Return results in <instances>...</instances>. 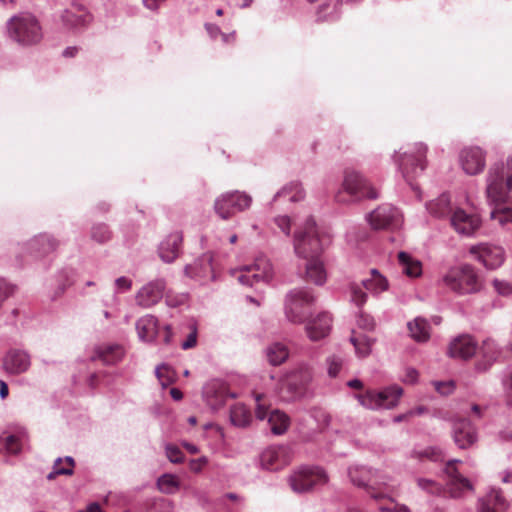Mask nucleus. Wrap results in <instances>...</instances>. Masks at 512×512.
<instances>
[{
  "label": "nucleus",
  "instance_id": "nucleus-1",
  "mask_svg": "<svg viewBox=\"0 0 512 512\" xmlns=\"http://www.w3.org/2000/svg\"><path fill=\"white\" fill-rule=\"evenodd\" d=\"M329 243V236L319 231L313 218H308L303 230L295 234V253L307 261L306 279L317 285H322L326 281V270L321 254Z\"/></svg>",
  "mask_w": 512,
  "mask_h": 512
},
{
  "label": "nucleus",
  "instance_id": "nucleus-2",
  "mask_svg": "<svg viewBox=\"0 0 512 512\" xmlns=\"http://www.w3.org/2000/svg\"><path fill=\"white\" fill-rule=\"evenodd\" d=\"M512 191V157L503 163L494 164L487 175L486 195L492 203H506Z\"/></svg>",
  "mask_w": 512,
  "mask_h": 512
},
{
  "label": "nucleus",
  "instance_id": "nucleus-3",
  "mask_svg": "<svg viewBox=\"0 0 512 512\" xmlns=\"http://www.w3.org/2000/svg\"><path fill=\"white\" fill-rule=\"evenodd\" d=\"M8 31L10 37L22 46H34L43 39L39 20L28 13L12 17L8 24Z\"/></svg>",
  "mask_w": 512,
  "mask_h": 512
},
{
  "label": "nucleus",
  "instance_id": "nucleus-4",
  "mask_svg": "<svg viewBox=\"0 0 512 512\" xmlns=\"http://www.w3.org/2000/svg\"><path fill=\"white\" fill-rule=\"evenodd\" d=\"M444 285L458 294H471L481 290L482 283L470 265L450 268L443 276Z\"/></svg>",
  "mask_w": 512,
  "mask_h": 512
},
{
  "label": "nucleus",
  "instance_id": "nucleus-5",
  "mask_svg": "<svg viewBox=\"0 0 512 512\" xmlns=\"http://www.w3.org/2000/svg\"><path fill=\"white\" fill-rule=\"evenodd\" d=\"M378 193L370 183L358 172L346 170L343 180V190L339 191L335 199L339 203L350 200L376 199Z\"/></svg>",
  "mask_w": 512,
  "mask_h": 512
},
{
  "label": "nucleus",
  "instance_id": "nucleus-6",
  "mask_svg": "<svg viewBox=\"0 0 512 512\" xmlns=\"http://www.w3.org/2000/svg\"><path fill=\"white\" fill-rule=\"evenodd\" d=\"M349 288L351 301L357 306H362L368 299V295L363 288L372 295L377 296L388 290L389 282L377 269H371L368 276L360 284L353 282Z\"/></svg>",
  "mask_w": 512,
  "mask_h": 512
},
{
  "label": "nucleus",
  "instance_id": "nucleus-7",
  "mask_svg": "<svg viewBox=\"0 0 512 512\" xmlns=\"http://www.w3.org/2000/svg\"><path fill=\"white\" fill-rule=\"evenodd\" d=\"M252 198L240 191L223 193L214 202L215 213L223 220L232 218L237 212H242L251 206Z\"/></svg>",
  "mask_w": 512,
  "mask_h": 512
},
{
  "label": "nucleus",
  "instance_id": "nucleus-8",
  "mask_svg": "<svg viewBox=\"0 0 512 512\" xmlns=\"http://www.w3.org/2000/svg\"><path fill=\"white\" fill-rule=\"evenodd\" d=\"M402 394L403 389L398 385H393L380 392L367 391L365 394H358L356 398L367 409H391L398 404Z\"/></svg>",
  "mask_w": 512,
  "mask_h": 512
},
{
  "label": "nucleus",
  "instance_id": "nucleus-9",
  "mask_svg": "<svg viewBox=\"0 0 512 512\" xmlns=\"http://www.w3.org/2000/svg\"><path fill=\"white\" fill-rule=\"evenodd\" d=\"M326 472L319 467H301L288 478L291 489L296 493H305L327 482Z\"/></svg>",
  "mask_w": 512,
  "mask_h": 512
},
{
  "label": "nucleus",
  "instance_id": "nucleus-10",
  "mask_svg": "<svg viewBox=\"0 0 512 512\" xmlns=\"http://www.w3.org/2000/svg\"><path fill=\"white\" fill-rule=\"evenodd\" d=\"M273 277L272 264L266 257L257 258L255 263L245 266L238 275V281L244 285L253 286L258 282H268Z\"/></svg>",
  "mask_w": 512,
  "mask_h": 512
},
{
  "label": "nucleus",
  "instance_id": "nucleus-11",
  "mask_svg": "<svg viewBox=\"0 0 512 512\" xmlns=\"http://www.w3.org/2000/svg\"><path fill=\"white\" fill-rule=\"evenodd\" d=\"M264 396L262 394H257L255 396L256 401V417L259 420H263L268 416V423L270 425V429L275 435L284 434L290 425V418L288 415L280 410H273L268 413V408L263 404Z\"/></svg>",
  "mask_w": 512,
  "mask_h": 512
},
{
  "label": "nucleus",
  "instance_id": "nucleus-12",
  "mask_svg": "<svg viewBox=\"0 0 512 512\" xmlns=\"http://www.w3.org/2000/svg\"><path fill=\"white\" fill-rule=\"evenodd\" d=\"M426 152L427 146L419 143L415 146L413 152L404 153L400 157L399 167L407 181L417 175L418 171L422 172L425 169Z\"/></svg>",
  "mask_w": 512,
  "mask_h": 512
},
{
  "label": "nucleus",
  "instance_id": "nucleus-13",
  "mask_svg": "<svg viewBox=\"0 0 512 512\" xmlns=\"http://www.w3.org/2000/svg\"><path fill=\"white\" fill-rule=\"evenodd\" d=\"M313 296L305 290H292L285 299V313L288 318H301L313 304Z\"/></svg>",
  "mask_w": 512,
  "mask_h": 512
},
{
  "label": "nucleus",
  "instance_id": "nucleus-14",
  "mask_svg": "<svg viewBox=\"0 0 512 512\" xmlns=\"http://www.w3.org/2000/svg\"><path fill=\"white\" fill-rule=\"evenodd\" d=\"M351 482L362 488L374 489V486H387L390 478L364 466H352L348 470Z\"/></svg>",
  "mask_w": 512,
  "mask_h": 512
},
{
  "label": "nucleus",
  "instance_id": "nucleus-15",
  "mask_svg": "<svg viewBox=\"0 0 512 512\" xmlns=\"http://www.w3.org/2000/svg\"><path fill=\"white\" fill-rule=\"evenodd\" d=\"M292 460V450L288 446H270L260 455V464L267 470H279Z\"/></svg>",
  "mask_w": 512,
  "mask_h": 512
},
{
  "label": "nucleus",
  "instance_id": "nucleus-16",
  "mask_svg": "<svg viewBox=\"0 0 512 512\" xmlns=\"http://www.w3.org/2000/svg\"><path fill=\"white\" fill-rule=\"evenodd\" d=\"M458 463L461 461L453 459L448 461L445 467V473L449 478L448 490L453 498H460L467 491H473L471 482L458 471Z\"/></svg>",
  "mask_w": 512,
  "mask_h": 512
},
{
  "label": "nucleus",
  "instance_id": "nucleus-17",
  "mask_svg": "<svg viewBox=\"0 0 512 512\" xmlns=\"http://www.w3.org/2000/svg\"><path fill=\"white\" fill-rule=\"evenodd\" d=\"M136 329L139 338L144 342L162 341L165 344L170 342V326L164 322H137Z\"/></svg>",
  "mask_w": 512,
  "mask_h": 512
},
{
  "label": "nucleus",
  "instance_id": "nucleus-18",
  "mask_svg": "<svg viewBox=\"0 0 512 512\" xmlns=\"http://www.w3.org/2000/svg\"><path fill=\"white\" fill-rule=\"evenodd\" d=\"M459 160L462 169L468 175L481 173L486 165L484 151L476 146L464 148L460 153Z\"/></svg>",
  "mask_w": 512,
  "mask_h": 512
},
{
  "label": "nucleus",
  "instance_id": "nucleus-19",
  "mask_svg": "<svg viewBox=\"0 0 512 512\" xmlns=\"http://www.w3.org/2000/svg\"><path fill=\"white\" fill-rule=\"evenodd\" d=\"M470 252L488 269H496L504 261V251L499 246L480 244L473 246Z\"/></svg>",
  "mask_w": 512,
  "mask_h": 512
},
{
  "label": "nucleus",
  "instance_id": "nucleus-20",
  "mask_svg": "<svg viewBox=\"0 0 512 512\" xmlns=\"http://www.w3.org/2000/svg\"><path fill=\"white\" fill-rule=\"evenodd\" d=\"M31 365L30 355L20 349H11L3 357L2 367L11 375L26 372Z\"/></svg>",
  "mask_w": 512,
  "mask_h": 512
},
{
  "label": "nucleus",
  "instance_id": "nucleus-21",
  "mask_svg": "<svg viewBox=\"0 0 512 512\" xmlns=\"http://www.w3.org/2000/svg\"><path fill=\"white\" fill-rule=\"evenodd\" d=\"M165 283L156 280L144 285L136 294V304L143 308H149L158 303L163 297Z\"/></svg>",
  "mask_w": 512,
  "mask_h": 512
},
{
  "label": "nucleus",
  "instance_id": "nucleus-22",
  "mask_svg": "<svg viewBox=\"0 0 512 512\" xmlns=\"http://www.w3.org/2000/svg\"><path fill=\"white\" fill-rule=\"evenodd\" d=\"M369 222L374 229H386L398 225L399 212L391 205H382L369 215Z\"/></svg>",
  "mask_w": 512,
  "mask_h": 512
},
{
  "label": "nucleus",
  "instance_id": "nucleus-23",
  "mask_svg": "<svg viewBox=\"0 0 512 512\" xmlns=\"http://www.w3.org/2000/svg\"><path fill=\"white\" fill-rule=\"evenodd\" d=\"M453 439L460 449H467L477 440L476 429L469 420L460 419L453 425Z\"/></svg>",
  "mask_w": 512,
  "mask_h": 512
},
{
  "label": "nucleus",
  "instance_id": "nucleus-24",
  "mask_svg": "<svg viewBox=\"0 0 512 512\" xmlns=\"http://www.w3.org/2000/svg\"><path fill=\"white\" fill-rule=\"evenodd\" d=\"M477 342L470 335H460L449 345L448 354L452 358L470 359L475 355Z\"/></svg>",
  "mask_w": 512,
  "mask_h": 512
},
{
  "label": "nucleus",
  "instance_id": "nucleus-25",
  "mask_svg": "<svg viewBox=\"0 0 512 512\" xmlns=\"http://www.w3.org/2000/svg\"><path fill=\"white\" fill-rule=\"evenodd\" d=\"M61 21L68 28H76L86 25L90 21V15L83 5L72 3L62 12Z\"/></svg>",
  "mask_w": 512,
  "mask_h": 512
},
{
  "label": "nucleus",
  "instance_id": "nucleus-26",
  "mask_svg": "<svg viewBox=\"0 0 512 512\" xmlns=\"http://www.w3.org/2000/svg\"><path fill=\"white\" fill-rule=\"evenodd\" d=\"M125 354V350L118 344H103L95 348L94 355L91 360H100L106 365L116 364L121 361Z\"/></svg>",
  "mask_w": 512,
  "mask_h": 512
},
{
  "label": "nucleus",
  "instance_id": "nucleus-27",
  "mask_svg": "<svg viewBox=\"0 0 512 512\" xmlns=\"http://www.w3.org/2000/svg\"><path fill=\"white\" fill-rule=\"evenodd\" d=\"M183 240L181 232H174L168 235L159 246V256L167 263L173 262L180 253V246Z\"/></svg>",
  "mask_w": 512,
  "mask_h": 512
},
{
  "label": "nucleus",
  "instance_id": "nucleus-28",
  "mask_svg": "<svg viewBox=\"0 0 512 512\" xmlns=\"http://www.w3.org/2000/svg\"><path fill=\"white\" fill-rule=\"evenodd\" d=\"M451 224L456 231L469 235L480 225V220L475 215H469L462 209H457L451 216Z\"/></svg>",
  "mask_w": 512,
  "mask_h": 512
},
{
  "label": "nucleus",
  "instance_id": "nucleus-29",
  "mask_svg": "<svg viewBox=\"0 0 512 512\" xmlns=\"http://www.w3.org/2000/svg\"><path fill=\"white\" fill-rule=\"evenodd\" d=\"M28 437L25 430L19 431L17 434L0 436V450H4L8 454H18L27 442Z\"/></svg>",
  "mask_w": 512,
  "mask_h": 512
},
{
  "label": "nucleus",
  "instance_id": "nucleus-30",
  "mask_svg": "<svg viewBox=\"0 0 512 512\" xmlns=\"http://www.w3.org/2000/svg\"><path fill=\"white\" fill-rule=\"evenodd\" d=\"M185 273L190 277H197L201 280L206 278L213 279L214 271L211 264V257L205 255L194 265L186 266Z\"/></svg>",
  "mask_w": 512,
  "mask_h": 512
},
{
  "label": "nucleus",
  "instance_id": "nucleus-31",
  "mask_svg": "<svg viewBox=\"0 0 512 512\" xmlns=\"http://www.w3.org/2000/svg\"><path fill=\"white\" fill-rule=\"evenodd\" d=\"M508 503L500 490L492 489L487 495L486 500L481 502L479 512H504Z\"/></svg>",
  "mask_w": 512,
  "mask_h": 512
},
{
  "label": "nucleus",
  "instance_id": "nucleus-32",
  "mask_svg": "<svg viewBox=\"0 0 512 512\" xmlns=\"http://www.w3.org/2000/svg\"><path fill=\"white\" fill-rule=\"evenodd\" d=\"M251 420L252 415L244 404L238 403L231 407L230 422L232 425L245 428L251 423Z\"/></svg>",
  "mask_w": 512,
  "mask_h": 512
},
{
  "label": "nucleus",
  "instance_id": "nucleus-33",
  "mask_svg": "<svg viewBox=\"0 0 512 512\" xmlns=\"http://www.w3.org/2000/svg\"><path fill=\"white\" fill-rule=\"evenodd\" d=\"M399 264L403 273L409 277H418L422 273V264L419 260L413 258L406 252L398 254Z\"/></svg>",
  "mask_w": 512,
  "mask_h": 512
},
{
  "label": "nucleus",
  "instance_id": "nucleus-34",
  "mask_svg": "<svg viewBox=\"0 0 512 512\" xmlns=\"http://www.w3.org/2000/svg\"><path fill=\"white\" fill-rule=\"evenodd\" d=\"M427 210L435 217L441 218L451 212L450 198L447 194H442L439 198L427 204Z\"/></svg>",
  "mask_w": 512,
  "mask_h": 512
},
{
  "label": "nucleus",
  "instance_id": "nucleus-35",
  "mask_svg": "<svg viewBox=\"0 0 512 512\" xmlns=\"http://www.w3.org/2000/svg\"><path fill=\"white\" fill-rule=\"evenodd\" d=\"M157 486L162 493L175 494L180 489V481L174 474H163L157 480Z\"/></svg>",
  "mask_w": 512,
  "mask_h": 512
},
{
  "label": "nucleus",
  "instance_id": "nucleus-36",
  "mask_svg": "<svg viewBox=\"0 0 512 512\" xmlns=\"http://www.w3.org/2000/svg\"><path fill=\"white\" fill-rule=\"evenodd\" d=\"M410 336L418 342H425L430 338L428 322H407Z\"/></svg>",
  "mask_w": 512,
  "mask_h": 512
},
{
  "label": "nucleus",
  "instance_id": "nucleus-37",
  "mask_svg": "<svg viewBox=\"0 0 512 512\" xmlns=\"http://www.w3.org/2000/svg\"><path fill=\"white\" fill-rule=\"evenodd\" d=\"M305 330L310 340L318 341L329 334L330 326L326 322H307Z\"/></svg>",
  "mask_w": 512,
  "mask_h": 512
},
{
  "label": "nucleus",
  "instance_id": "nucleus-38",
  "mask_svg": "<svg viewBox=\"0 0 512 512\" xmlns=\"http://www.w3.org/2000/svg\"><path fill=\"white\" fill-rule=\"evenodd\" d=\"M74 460L72 457H65L64 461L61 458L55 460L53 470L47 475L49 480L54 479L56 475H71L73 473Z\"/></svg>",
  "mask_w": 512,
  "mask_h": 512
},
{
  "label": "nucleus",
  "instance_id": "nucleus-39",
  "mask_svg": "<svg viewBox=\"0 0 512 512\" xmlns=\"http://www.w3.org/2000/svg\"><path fill=\"white\" fill-rule=\"evenodd\" d=\"M484 347L487 351L484 352V358L482 360H479L475 368L478 372H485L487 371L493 362L495 361L498 352L494 350V344L491 341H485Z\"/></svg>",
  "mask_w": 512,
  "mask_h": 512
},
{
  "label": "nucleus",
  "instance_id": "nucleus-40",
  "mask_svg": "<svg viewBox=\"0 0 512 512\" xmlns=\"http://www.w3.org/2000/svg\"><path fill=\"white\" fill-rule=\"evenodd\" d=\"M267 358L272 365H280L288 358L286 346L275 343L267 349Z\"/></svg>",
  "mask_w": 512,
  "mask_h": 512
},
{
  "label": "nucleus",
  "instance_id": "nucleus-41",
  "mask_svg": "<svg viewBox=\"0 0 512 512\" xmlns=\"http://www.w3.org/2000/svg\"><path fill=\"white\" fill-rule=\"evenodd\" d=\"M312 378V373L307 365L301 366L298 370L292 372L289 376V384L303 387Z\"/></svg>",
  "mask_w": 512,
  "mask_h": 512
},
{
  "label": "nucleus",
  "instance_id": "nucleus-42",
  "mask_svg": "<svg viewBox=\"0 0 512 512\" xmlns=\"http://www.w3.org/2000/svg\"><path fill=\"white\" fill-rule=\"evenodd\" d=\"M30 246L32 249H37L39 252L41 248V252L44 254L55 250L57 242L48 235H40L30 243Z\"/></svg>",
  "mask_w": 512,
  "mask_h": 512
},
{
  "label": "nucleus",
  "instance_id": "nucleus-43",
  "mask_svg": "<svg viewBox=\"0 0 512 512\" xmlns=\"http://www.w3.org/2000/svg\"><path fill=\"white\" fill-rule=\"evenodd\" d=\"M496 208L491 212V218L501 225L512 223V207L504 206L505 203H494Z\"/></svg>",
  "mask_w": 512,
  "mask_h": 512
},
{
  "label": "nucleus",
  "instance_id": "nucleus-44",
  "mask_svg": "<svg viewBox=\"0 0 512 512\" xmlns=\"http://www.w3.org/2000/svg\"><path fill=\"white\" fill-rule=\"evenodd\" d=\"M155 374L163 387H167L175 381V372L168 365L161 364L157 366Z\"/></svg>",
  "mask_w": 512,
  "mask_h": 512
},
{
  "label": "nucleus",
  "instance_id": "nucleus-45",
  "mask_svg": "<svg viewBox=\"0 0 512 512\" xmlns=\"http://www.w3.org/2000/svg\"><path fill=\"white\" fill-rule=\"evenodd\" d=\"M91 237L98 243H105L111 238V232L104 224H98L92 227Z\"/></svg>",
  "mask_w": 512,
  "mask_h": 512
},
{
  "label": "nucleus",
  "instance_id": "nucleus-46",
  "mask_svg": "<svg viewBox=\"0 0 512 512\" xmlns=\"http://www.w3.org/2000/svg\"><path fill=\"white\" fill-rule=\"evenodd\" d=\"M328 366V375L336 377L342 369L344 359L340 355H331L326 360Z\"/></svg>",
  "mask_w": 512,
  "mask_h": 512
},
{
  "label": "nucleus",
  "instance_id": "nucleus-47",
  "mask_svg": "<svg viewBox=\"0 0 512 512\" xmlns=\"http://www.w3.org/2000/svg\"><path fill=\"white\" fill-rule=\"evenodd\" d=\"M173 503L167 499H156L149 504L146 512H173Z\"/></svg>",
  "mask_w": 512,
  "mask_h": 512
},
{
  "label": "nucleus",
  "instance_id": "nucleus-48",
  "mask_svg": "<svg viewBox=\"0 0 512 512\" xmlns=\"http://www.w3.org/2000/svg\"><path fill=\"white\" fill-rule=\"evenodd\" d=\"M350 341L354 345L358 356L365 357L370 353L371 343L368 339H361L353 336L350 338Z\"/></svg>",
  "mask_w": 512,
  "mask_h": 512
},
{
  "label": "nucleus",
  "instance_id": "nucleus-49",
  "mask_svg": "<svg viewBox=\"0 0 512 512\" xmlns=\"http://www.w3.org/2000/svg\"><path fill=\"white\" fill-rule=\"evenodd\" d=\"M431 385L442 396H448L452 394L456 388V384L453 380L432 381Z\"/></svg>",
  "mask_w": 512,
  "mask_h": 512
},
{
  "label": "nucleus",
  "instance_id": "nucleus-50",
  "mask_svg": "<svg viewBox=\"0 0 512 512\" xmlns=\"http://www.w3.org/2000/svg\"><path fill=\"white\" fill-rule=\"evenodd\" d=\"M189 300V295L185 293H174L172 291H168L166 293V303L171 307H180L182 305L187 304Z\"/></svg>",
  "mask_w": 512,
  "mask_h": 512
},
{
  "label": "nucleus",
  "instance_id": "nucleus-51",
  "mask_svg": "<svg viewBox=\"0 0 512 512\" xmlns=\"http://www.w3.org/2000/svg\"><path fill=\"white\" fill-rule=\"evenodd\" d=\"M165 454L172 463H181L184 460V455L180 448L173 444L165 445Z\"/></svg>",
  "mask_w": 512,
  "mask_h": 512
},
{
  "label": "nucleus",
  "instance_id": "nucleus-52",
  "mask_svg": "<svg viewBox=\"0 0 512 512\" xmlns=\"http://www.w3.org/2000/svg\"><path fill=\"white\" fill-rule=\"evenodd\" d=\"M492 286L497 294L501 296H510L512 295V283L500 280V279H494L492 282Z\"/></svg>",
  "mask_w": 512,
  "mask_h": 512
},
{
  "label": "nucleus",
  "instance_id": "nucleus-53",
  "mask_svg": "<svg viewBox=\"0 0 512 512\" xmlns=\"http://www.w3.org/2000/svg\"><path fill=\"white\" fill-rule=\"evenodd\" d=\"M417 483L422 490H425L431 494H438L441 491L440 485L433 480L419 478Z\"/></svg>",
  "mask_w": 512,
  "mask_h": 512
},
{
  "label": "nucleus",
  "instance_id": "nucleus-54",
  "mask_svg": "<svg viewBox=\"0 0 512 512\" xmlns=\"http://www.w3.org/2000/svg\"><path fill=\"white\" fill-rule=\"evenodd\" d=\"M189 333L187 339L181 343V347L184 350L194 347L197 343V328L195 325H189Z\"/></svg>",
  "mask_w": 512,
  "mask_h": 512
},
{
  "label": "nucleus",
  "instance_id": "nucleus-55",
  "mask_svg": "<svg viewBox=\"0 0 512 512\" xmlns=\"http://www.w3.org/2000/svg\"><path fill=\"white\" fill-rule=\"evenodd\" d=\"M419 378L418 371L413 367H406L404 374L401 377V381L405 384H415Z\"/></svg>",
  "mask_w": 512,
  "mask_h": 512
},
{
  "label": "nucleus",
  "instance_id": "nucleus-56",
  "mask_svg": "<svg viewBox=\"0 0 512 512\" xmlns=\"http://www.w3.org/2000/svg\"><path fill=\"white\" fill-rule=\"evenodd\" d=\"M421 456H425L433 461L442 460V452L436 447H429L421 452Z\"/></svg>",
  "mask_w": 512,
  "mask_h": 512
},
{
  "label": "nucleus",
  "instance_id": "nucleus-57",
  "mask_svg": "<svg viewBox=\"0 0 512 512\" xmlns=\"http://www.w3.org/2000/svg\"><path fill=\"white\" fill-rule=\"evenodd\" d=\"M208 459L207 457L203 456L198 459H192L189 462V468L191 471L195 473H199L205 465H207Z\"/></svg>",
  "mask_w": 512,
  "mask_h": 512
},
{
  "label": "nucleus",
  "instance_id": "nucleus-58",
  "mask_svg": "<svg viewBox=\"0 0 512 512\" xmlns=\"http://www.w3.org/2000/svg\"><path fill=\"white\" fill-rule=\"evenodd\" d=\"M276 225L284 232L286 235L290 233L291 220L287 216H279L275 218Z\"/></svg>",
  "mask_w": 512,
  "mask_h": 512
},
{
  "label": "nucleus",
  "instance_id": "nucleus-59",
  "mask_svg": "<svg viewBox=\"0 0 512 512\" xmlns=\"http://www.w3.org/2000/svg\"><path fill=\"white\" fill-rule=\"evenodd\" d=\"M115 285L118 291H128L132 287V281L127 277H119L116 279Z\"/></svg>",
  "mask_w": 512,
  "mask_h": 512
},
{
  "label": "nucleus",
  "instance_id": "nucleus-60",
  "mask_svg": "<svg viewBox=\"0 0 512 512\" xmlns=\"http://www.w3.org/2000/svg\"><path fill=\"white\" fill-rule=\"evenodd\" d=\"M79 512H102L100 505L96 502L90 503L84 510Z\"/></svg>",
  "mask_w": 512,
  "mask_h": 512
},
{
  "label": "nucleus",
  "instance_id": "nucleus-61",
  "mask_svg": "<svg viewBox=\"0 0 512 512\" xmlns=\"http://www.w3.org/2000/svg\"><path fill=\"white\" fill-rule=\"evenodd\" d=\"M9 390L8 385L5 381L0 380V397L1 399H5L8 396Z\"/></svg>",
  "mask_w": 512,
  "mask_h": 512
},
{
  "label": "nucleus",
  "instance_id": "nucleus-62",
  "mask_svg": "<svg viewBox=\"0 0 512 512\" xmlns=\"http://www.w3.org/2000/svg\"><path fill=\"white\" fill-rule=\"evenodd\" d=\"M182 445L190 454H197L199 452V448L192 443L183 442Z\"/></svg>",
  "mask_w": 512,
  "mask_h": 512
},
{
  "label": "nucleus",
  "instance_id": "nucleus-63",
  "mask_svg": "<svg viewBox=\"0 0 512 512\" xmlns=\"http://www.w3.org/2000/svg\"><path fill=\"white\" fill-rule=\"evenodd\" d=\"M348 387L353 389H362L363 383L359 379H352L347 382Z\"/></svg>",
  "mask_w": 512,
  "mask_h": 512
},
{
  "label": "nucleus",
  "instance_id": "nucleus-64",
  "mask_svg": "<svg viewBox=\"0 0 512 512\" xmlns=\"http://www.w3.org/2000/svg\"><path fill=\"white\" fill-rule=\"evenodd\" d=\"M170 395L175 401H179L183 398L182 392L177 388H171Z\"/></svg>",
  "mask_w": 512,
  "mask_h": 512
}]
</instances>
